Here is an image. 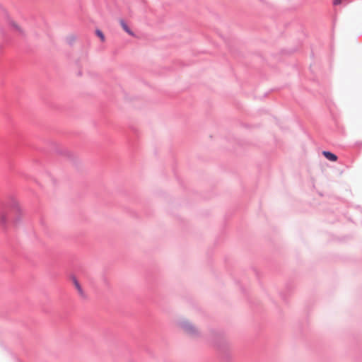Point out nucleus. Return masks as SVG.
<instances>
[{
    "label": "nucleus",
    "instance_id": "6e6552de",
    "mask_svg": "<svg viewBox=\"0 0 362 362\" xmlns=\"http://www.w3.org/2000/svg\"><path fill=\"white\" fill-rule=\"evenodd\" d=\"M341 3V0H333V4L334 5H338V4H340Z\"/></svg>",
    "mask_w": 362,
    "mask_h": 362
},
{
    "label": "nucleus",
    "instance_id": "39448f33",
    "mask_svg": "<svg viewBox=\"0 0 362 362\" xmlns=\"http://www.w3.org/2000/svg\"><path fill=\"white\" fill-rule=\"evenodd\" d=\"M74 286L76 288V289L78 290V291L80 293H82L83 291H82V288L78 283V281L76 280V279H74Z\"/></svg>",
    "mask_w": 362,
    "mask_h": 362
},
{
    "label": "nucleus",
    "instance_id": "f257e3e1",
    "mask_svg": "<svg viewBox=\"0 0 362 362\" xmlns=\"http://www.w3.org/2000/svg\"><path fill=\"white\" fill-rule=\"evenodd\" d=\"M185 329L188 334L191 335H194L198 333L197 329L189 323H187L185 325Z\"/></svg>",
    "mask_w": 362,
    "mask_h": 362
},
{
    "label": "nucleus",
    "instance_id": "f03ea898",
    "mask_svg": "<svg viewBox=\"0 0 362 362\" xmlns=\"http://www.w3.org/2000/svg\"><path fill=\"white\" fill-rule=\"evenodd\" d=\"M323 156L328 160L335 162L337 160V156L329 151H323Z\"/></svg>",
    "mask_w": 362,
    "mask_h": 362
},
{
    "label": "nucleus",
    "instance_id": "20e7f679",
    "mask_svg": "<svg viewBox=\"0 0 362 362\" xmlns=\"http://www.w3.org/2000/svg\"><path fill=\"white\" fill-rule=\"evenodd\" d=\"M6 222V215L4 211H0V223L4 224Z\"/></svg>",
    "mask_w": 362,
    "mask_h": 362
},
{
    "label": "nucleus",
    "instance_id": "0eeeda50",
    "mask_svg": "<svg viewBox=\"0 0 362 362\" xmlns=\"http://www.w3.org/2000/svg\"><path fill=\"white\" fill-rule=\"evenodd\" d=\"M13 26L18 30L19 31H21V28L19 27V25L18 24H16V23H13Z\"/></svg>",
    "mask_w": 362,
    "mask_h": 362
},
{
    "label": "nucleus",
    "instance_id": "423d86ee",
    "mask_svg": "<svg viewBox=\"0 0 362 362\" xmlns=\"http://www.w3.org/2000/svg\"><path fill=\"white\" fill-rule=\"evenodd\" d=\"M96 34L100 38V40L102 41L105 40V36H104L103 33L100 30H97L96 31Z\"/></svg>",
    "mask_w": 362,
    "mask_h": 362
},
{
    "label": "nucleus",
    "instance_id": "7ed1b4c3",
    "mask_svg": "<svg viewBox=\"0 0 362 362\" xmlns=\"http://www.w3.org/2000/svg\"><path fill=\"white\" fill-rule=\"evenodd\" d=\"M119 23L125 32H127L130 35H134V33L129 28L127 24L124 22V20H120Z\"/></svg>",
    "mask_w": 362,
    "mask_h": 362
}]
</instances>
